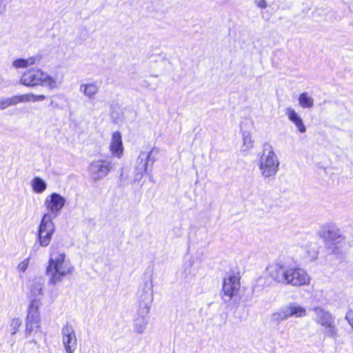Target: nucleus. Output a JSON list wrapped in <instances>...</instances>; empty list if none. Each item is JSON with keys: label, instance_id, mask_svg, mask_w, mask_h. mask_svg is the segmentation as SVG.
<instances>
[{"label": "nucleus", "instance_id": "b1692460", "mask_svg": "<svg viewBox=\"0 0 353 353\" xmlns=\"http://www.w3.org/2000/svg\"><path fill=\"white\" fill-rule=\"evenodd\" d=\"M21 323L22 321L19 318H14L10 321L9 325V331L12 335H14L17 332Z\"/></svg>", "mask_w": 353, "mask_h": 353}, {"label": "nucleus", "instance_id": "7c9ffc66", "mask_svg": "<svg viewBox=\"0 0 353 353\" xmlns=\"http://www.w3.org/2000/svg\"><path fill=\"white\" fill-rule=\"evenodd\" d=\"M142 85L143 88H148L150 86V83L148 82V81L144 79V80H143Z\"/></svg>", "mask_w": 353, "mask_h": 353}, {"label": "nucleus", "instance_id": "39448f33", "mask_svg": "<svg viewBox=\"0 0 353 353\" xmlns=\"http://www.w3.org/2000/svg\"><path fill=\"white\" fill-rule=\"evenodd\" d=\"M279 159L272 147L270 145H264L259 159L261 176L265 179L274 177L279 170Z\"/></svg>", "mask_w": 353, "mask_h": 353}, {"label": "nucleus", "instance_id": "cd10ccee", "mask_svg": "<svg viewBox=\"0 0 353 353\" xmlns=\"http://www.w3.org/2000/svg\"><path fill=\"white\" fill-rule=\"evenodd\" d=\"M345 319L347 321L353 330V310H349L345 315Z\"/></svg>", "mask_w": 353, "mask_h": 353}, {"label": "nucleus", "instance_id": "5701e85b", "mask_svg": "<svg viewBox=\"0 0 353 353\" xmlns=\"http://www.w3.org/2000/svg\"><path fill=\"white\" fill-rule=\"evenodd\" d=\"M33 190L37 193H42L47 188L46 182L40 177H34L31 183Z\"/></svg>", "mask_w": 353, "mask_h": 353}, {"label": "nucleus", "instance_id": "c85d7f7f", "mask_svg": "<svg viewBox=\"0 0 353 353\" xmlns=\"http://www.w3.org/2000/svg\"><path fill=\"white\" fill-rule=\"evenodd\" d=\"M7 8V2L6 0H0V14H3Z\"/></svg>", "mask_w": 353, "mask_h": 353}, {"label": "nucleus", "instance_id": "dca6fc26", "mask_svg": "<svg viewBox=\"0 0 353 353\" xmlns=\"http://www.w3.org/2000/svg\"><path fill=\"white\" fill-rule=\"evenodd\" d=\"M110 150L112 154L116 157L121 158L123 155V146L122 137L121 133L118 131L112 133L110 144Z\"/></svg>", "mask_w": 353, "mask_h": 353}, {"label": "nucleus", "instance_id": "20e7f679", "mask_svg": "<svg viewBox=\"0 0 353 353\" xmlns=\"http://www.w3.org/2000/svg\"><path fill=\"white\" fill-rule=\"evenodd\" d=\"M139 308L134 320V330L138 334H142L148 323V314L150 312L151 303L153 301L152 282L139 292Z\"/></svg>", "mask_w": 353, "mask_h": 353}, {"label": "nucleus", "instance_id": "393cba45", "mask_svg": "<svg viewBox=\"0 0 353 353\" xmlns=\"http://www.w3.org/2000/svg\"><path fill=\"white\" fill-rule=\"evenodd\" d=\"M242 137L244 150H246L249 148H251L253 145V142L252 140L250 133L249 132H243L242 134Z\"/></svg>", "mask_w": 353, "mask_h": 353}, {"label": "nucleus", "instance_id": "9b49d317", "mask_svg": "<svg viewBox=\"0 0 353 353\" xmlns=\"http://www.w3.org/2000/svg\"><path fill=\"white\" fill-rule=\"evenodd\" d=\"M55 226L48 214H43L38 230L37 240L42 247L48 246L54 232Z\"/></svg>", "mask_w": 353, "mask_h": 353}, {"label": "nucleus", "instance_id": "f3484780", "mask_svg": "<svg viewBox=\"0 0 353 353\" xmlns=\"http://www.w3.org/2000/svg\"><path fill=\"white\" fill-rule=\"evenodd\" d=\"M285 114L288 119L295 125L301 133H305L306 132V127L303 119L294 109L291 108H286Z\"/></svg>", "mask_w": 353, "mask_h": 353}, {"label": "nucleus", "instance_id": "f257e3e1", "mask_svg": "<svg viewBox=\"0 0 353 353\" xmlns=\"http://www.w3.org/2000/svg\"><path fill=\"white\" fill-rule=\"evenodd\" d=\"M268 272L276 282L292 286L308 285L310 281V276L303 269L288 265L283 262L270 265L268 268Z\"/></svg>", "mask_w": 353, "mask_h": 353}, {"label": "nucleus", "instance_id": "423d86ee", "mask_svg": "<svg viewBox=\"0 0 353 353\" xmlns=\"http://www.w3.org/2000/svg\"><path fill=\"white\" fill-rule=\"evenodd\" d=\"M313 312L314 321L323 328L324 334L330 338H336L338 329L332 314L321 307H314Z\"/></svg>", "mask_w": 353, "mask_h": 353}, {"label": "nucleus", "instance_id": "0eeeda50", "mask_svg": "<svg viewBox=\"0 0 353 353\" xmlns=\"http://www.w3.org/2000/svg\"><path fill=\"white\" fill-rule=\"evenodd\" d=\"M307 314L306 309L295 302L289 303L275 311L271 315V320L279 324L290 317L301 318Z\"/></svg>", "mask_w": 353, "mask_h": 353}, {"label": "nucleus", "instance_id": "4be33fe9", "mask_svg": "<svg viewBox=\"0 0 353 353\" xmlns=\"http://www.w3.org/2000/svg\"><path fill=\"white\" fill-rule=\"evenodd\" d=\"M298 101L303 108H312L314 106V99L307 92L300 94Z\"/></svg>", "mask_w": 353, "mask_h": 353}, {"label": "nucleus", "instance_id": "4468645a", "mask_svg": "<svg viewBox=\"0 0 353 353\" xmlns=\"http://www.w3.org/2000/svg\"><path fill=\"white\" fill-rule=\"evenodd\" d=\"M319 235L325 241H330L334 243H340L344 241L339 229L333 224L323 225L319 232Z\"/></svg>", "mask_w": 353, "mask_h": 353}, {"label": "nucleus", "instance_id": "1a4fd4ad", "mask_svg": "<svg viewBox=\"0 0 353 353\" xmlns=\"http://www.w3.org/2000/svg\"><path fill=\"white\" fill-rule=\"evenodd\" d=\"M240 275L233 272H227L223 281V299L225 301H230L236 296L240 290Z\"/></svg>", "mask_w": 353, "mask_h": 353}, {"label": "nucleus", "instance_id": "7ed1b4c3", "mask_svg": "<svg viewBox=\"0 0 353 353\" xmlns=\"http://www.w3.org/2000/svg\"><path fill=\"white\" fill-rule=\"evenodd\" d=\"M20 82L27 87L43 86L49 90L58 89L62 84V78L57 75H50L37 68H32L26 71L21 76Z\"/></svg>", "mask_w": 353, "mask_h": 353}, {"label": "nucleus", "instance_id": "aec40b11", "mask_svg": "<svg viewBox=\"0 0 353 353\" xmlns=\"http://www.w3.org/2000/svg\"><path fill=\"white\" fill-rule=\"evenodd\" d=\"M14 98L15 104L17 105L19 103L43 101L46 99V97L43 94H34L32 93H29L16 95L14 96Z\"/></svg>", "mask_w": 353, "mask_h": 353}, {"label": "nucleus", "instance_id": "473e14b6", "mask_svg": "<svg viewBox=\"0 0 353 353\" xmlns=\"http://www.w3.org/2000/svg\"><path fill=\"white\" fill-rule=\"evenodd\" d=\"M74 351H75V350H70H70H65L66 353H74Z\"/></svg>", "mask_w": 353, "mask_h": 353}, {"label": "nucleus", "instance_id": "2f4dec72", "mask_svg": "<svg viewBox=\"0 0 353 353\" xmlns=\"http://www.w3.org/2000/svg\"><path fill=\"white\" fill-rule=\"evenodd\" d=\"M317 253H318V251H317V250H314L312 251V253L311 254V256H312V258H315V257L316 256Z\"/></svg>", "mask_w": 353, "mask_h": 353}, {"label": "nucleus", "instance_id": "9d476101", "mask_svg": "<svg viewBox=\"0 0 353 353\" xmlns=\"http://www.w3.org/2000/svg\"><path fill=\"white\" fill-rule=\"evenodd\" d=\"M112 163L108 159H98L92 161L88 167V174L93 181L105 178L112 168Z\"/></svg>", "mask_w": 353, "mask_h": 353}, {"label": "nucleus", "instance_id": "c756f323", "mask_svg": "<svg viewBox=\"0 0 353 353\" xmlns=\"http://www.w3.org/2000/svg\"><path fill=\"white\" fill-rule=\"evenodd\" d=\"M257 6L259 8L264 9L268 7V3L265 0H260V1H257Z\"/></svg>", "mask_w": 353, "mask_h": 353}, {"label": "nucleus", "instance_id": "2eb2a0df", "mask_svg": "<svg viewBox=\"0 0 353 353\" xmlns=\"http://www.w3.org/2000/svg\"><path fill=\"white\" fill-rule=\"evenodd\" d=\"M62 343L65 350H76L77 339L72 325L66 323L61 329Z\"/></svg>", "mask_w": 353, "mask_h": 353}, {"label": "nucleus", "instance_id": "f8f14e48", "mask_svg": "<svg viewBox=\"0 0 353 353\" xmlns=\"http://www.w3.org/2000/svg\"><path fill=\"white\" fill-rule=\"evenodd\" d=\"M39 301H31L28 309V314L26 317V335H30L32 332L37 331L40 327V314L39 312Z\"/></svg>", "mask_w": 353, "mask_h": 353}, {"label": "nucleus", "instance_id": "412c9836", "mask_svg": "<svg viewBox=\"0 0 353 353\" xmlns=\"http://www.w3.org/2000/svg\"><path fill=\"white\" fill-rule=\"evenodd\" d=\"M40 58L38 57H32L28 59H18L13 61L12 65L16 68H28L38 63Z\"/></svg>", "mask_w": 353, "mask_h": 353}, {"label": "nucleus", "instance_id": "6ab92c4d", "mask_svg": "<svg viewBox=\"0 0 353 353\" xmlns=\"http://www.w3.org/2000/svg\"><path fill=\"white\" fill-rule=\"evenodd\" d=\"M45 285V279L41 277H36L32 280L30 286V292L32 296L34 297V300H37L43 295V288Z\"/></svg>", "mask_w": 353, "mask_h": 353}, {"label": "nucleus", "instance_id": "f03ea898", "mask_svg": "<svg viewBox=\"0 0 353 353\" xmlns=\"http://www.w3.org/2000/svg\"><path fill=\"white\" fill-rule=\"evenodd\" d=\"M74 267L66 259L65 254L57 250H52L50 254L46 274L49 277V283L56 285L61 282L66 276L72 274Z\"/></svg>", "mask_w": 353, "mask_h": 353}, {"label": "nucleus", "instance_id": "a878e982", "mask_svg": "<svg viewBox=\"0 0 353 353\" xmlns=\"http://www.w3.org/2000/svg\"><path fill=\"white\" fill-rule=\"evenodd\" d=\"M15 101L14 96L10 98H1L0 99V110H4L9 106L14 105Z\"/></svg>", "mask_w": 353, "mask_h": 353}, {"label": "nucleus", "instance_id": "a211bd4d", "mask_svg": "<svg viewBox=\"0 0 353 353\" xmlns=\"http://www.w3.org/2000/svg\"><path fill=\"white\" fill-rule=\"evenodd\" d=\"M79 91L87 98L94 99L99 93V86L97 82L81 83L79 86Z\"/></svg>", "mask_w": 353, "mask_h": 353}, {"label": "nucleus", "instance_id": "bb28decb", "mask_svg": "<svg viewBox=\"0 0 353 353\" xmlns=\"http://www.w3.org/2000/svg\"><path fill=\"white\" fill-rule=\"evenodd\" d=\"M30 261V259L29 257L23 259L21 263L18 264L17 267V270L21 272H25L28 268Z\"/></svg>", "mask_w": 353, "mask_h": 353}, {"label": "nucleus", "instance_id": "ddd939ff", "mask_svg": "<svg viewBox=\"0 0 353 353\" xmlns=\"http://www.w3.org/2000/svg\"><path fill=\"white\" fill-rule=\"evenodd\" d=\"M65 203V199L58 193H52L47 196L44 205L48 210V212L45 214H48L50 216V220L59 216L64 207Z\"/></svg>", "mask_w": 353, "mask_h": 353}, {"label": "nucleus", "instance_id": "6e6552de", "mask_svg": "<svg viewBox=\"0 0 353 353\" xmlns=\"http://www.w3.org/2000/svg\"><path fill=\"white\" fill-rule=\"evenodd\" d=\"M159 150L153 148L149 152H141L138 156L135 164L134 179L140 181L145 173H146L148 164L152 165L157 160L156 157L159 154Z\"/></svg>", "mask_w": 353, "mask_h": 353}]
</instances>
